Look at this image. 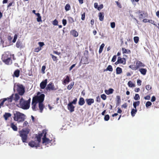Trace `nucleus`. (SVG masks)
Wrapping results in <instances>:
<instances>
[{
	"mask_svg": "<svg viewBox=\"0 0 159 159\" xmlns=\"http://www.w3.org/2000/svg\"><path fill=\"white\" fill-rule=\"evenodd\" d=\"M30 130L28 128L23 129L19 131V136L21 137L22 142L24 143H27L28 134Z\"/></svg>",
	"mask_w": 159,
	"mask_h": 159,
	"instance_id": "1",
	"label": "nucleus"
},
{
	"mask_svg": "<svg viewBox=\"0 0 159 159\" xmlns=\"http://www.w3.org/2000/svg\"><path fill=\"white\" fill-rule=\"evenodd\" d=\"M31 98H29L27 100H25L22 98L20 100L19 105L20 107L22 109L26 110L28 109L30 107Z\"/></svg>",
	"mask_w": 159,
	"mask_h": 159,
	"instance_id": "2",
	"label": "nucleus"
},
{
	"mask_svg": "<svg viewBox=\"0 0 159 159\" xmlns=\"http://www.w3.org/2000/svg\"><path fill=\"white\" fill-rule=\"evenodd\" d=\"M25 116L24 114L19 111H16L14 114L13 119L15 121L18 123L24 121L25 119Z\"/></svg>",
	"mask_w": 159,
	"mask_h": 159,
	"instance_id": "3",
	"label": "nucleus"
},
{
	"mask_svg": "<svg viewBox=\"0 0 159 159\" xmlns=\"http://www.w3.org/2000/svg\"><path fill=\"white\" fill-rule=\"evenodd\" d=\"M14 90H16L20 95L22 96L25 93V89L23 85L22 84H18L14 85Z\"/></svg>",
	"mask_w": 159,
	"mask_h": 159,
	"instance_id": "4",
	"label": "nucleus"
},
{
	"mask_svg": "<svg viewBox=\"0 0 159 159\" xmlns=\"http://www.w3.org/2000/svg\"><path fill=\"white\" fill-rule=\"evenodd\" d=\"M40 94V93L39 92L37 94L38 95L34 97L32 100L37 103L43 102L44 100L45 95L43 94H41L39 96H38Z\"/></svg>",
	"mask_w": 159,
	"mask_h": 159,
	"instance_id": "5",
	"label": "nucleus"
},
{
	"mask_svg": "<svg viewBox=\"0 0 159 159\" xmlns=\"http://www.w3.org/2000/svg\"><path fill=\"white\" fill-rule=\"evenodd\" d=\"M46 89L47 91H51L56 90L57 89L55 88L54 84L51 82L48 84L46 88Z\"/></svg>",
	"mask_w": 159,
	"mask_h": 159,
	"instance_id": "6",
	"label": "nucleus"
},
{
	"mask_svg": "<svg viewBox=\"0 0 159 159\" xmlns=\"http://www.w3.org/2000/svg\"><path fill=\"white\" fill-rule=\"evenodd\" d=\"M12 56L14 57V55H11V53L9 52H5L2 56V58H11Z\"/></svg>",
	"mask_w": 159,
	"mask_h": 159,
	"instance_id": "7",
	"label": "nucleus"
},
{
	"mask_svg": "<svg viewBox=\"0 0 159 159\" xmlns=\"http://www.w3.org/2000/svg\"><path fill=\"white\" fill-rule=\"evenodd\" d=\"M42 140V143H45V145H47L51 141L49 139L46 138V133L44 134Z\"/></svg>",
	"mask_w": 159,
	"mask_h": 159,
	"instance_id": "8",
	"label": "nucleus"
},
{
	"mask_svg": "<svg viewBox=\"0 0 159 159\" xmlns=\"http://www.w3.org/2000/svg\"><path fill=\"white\" fill-rule=\"evenodd\" d=\"M2 61L7 65H11L12 63L11 58H2Z\"/></svg>",
	"mask_w": 159,
	"mask_h": 159,
	"instance_id": "9",
	"label": "nucleus"
},
{
	"mask_svg": "<svg viewBox=\"0 0 159 159\" xmlns=\"http://www.w3.org/2000/svg\"><path fill=\"white\" fill-rule=\"evenodd\" d=\"M28 145L31 147H35L37 148L39 146V144L34 141H31L29 143Z\"/></svg>",
	"mask_w": 159,
	"mask_h": 159,
	"instance_id": "10",
	"label": "nucleus"
},
{
	"mask_svg": "<svg viewBox=\"0 0 159 159\" xmlns=\"http://www.w3.org/2000/svg\"><path fill=\"white\" fill-rule=\"evenodd\" d=\"M135 64L137 70L140 67H144L145 66V65L143 63L139 60L136 61Z\"/></svg>",
	"mask_w": 159,
	"mask_h": 159,
	"instance_id": "11",
	"label": "nucleus"
},
{
	"mask_svg": "<svg viewBox=\"0 0 159 159\" xmlns=\"http://www.w3.org/2000/svg\"><path fill=\"white\" fill-rule=\"evenodd\" d=\"M47 83V80L45 79L40 84V87L41 89H44L46 87Z\"/></svg>",
	"mask_w": 159,
	"mask_h": 159,
	"instance_id": "12",
	"label": "nucleus"
},
{
	"mask_svg": "<svg viewBox=\"0 0 159 159\" xmlns=\"http://www.w3.org/2000/svg\"><path fill=\"white\" fill-rule=\"evenodd\" d=\"M67 107L68 110L70 111V112H72L74 111L75 106H74L73 104L70 102L67 105Z\"/></svg>",
	"mask_w": 159,
	"mask_h": 159,
	"instance_id": "13",
	"label": "nucleus"
},
{
	"mask_svg": "<svg viewBox=\"0 0 159 159\" xmlns=\"http://www.w3.org/2000/svg\"><path fill=\"white\" fill-rule=\"evenodd\" d=\"M81 62L84 64H88L89 63V61L88 57H83L81 58L80 63Z\"/></svg>",
	"mask_w": 159,
	"mask_h": 159,
	"instance_id": "14",
	"label": "nucleus"
},
{
	"mask_svg": "<svg viewBox=\"0 0 159 159\" xmlns=\"http://www.w3.org/2000/svg\"><path fill=\"white\" fill-rule=\"evenodd\" d=\"M37 103L32 100L31 105L32 108L34 111H36L38 110L37 107H36V104Z\"/></svg>",
	"mask_w": 159,
	"mask_h": 159,
	"instance_id": "15",
	"label": "nucleus"
},
{
	"mask_svg": "<svg viewBox=\"0 0 159 159\" xmlns=\"http://www.w3.org/2000/svg\"><path fill=\"white\" fill-rule=\"evenodd\" d=\"M16 124H14V123L11 122L10 124V126L12 129L14 131H17L18 130V128L16 126Z\"/></svg>",
	"mask_w": 159,
	"mask_h": 159,
	"instance_id": "16",
	"label": "nucleus"
},
{
	"mask_svg": "<svg viewBox=\"0 0 159 159\" xmlns=\"http://www.w3.org/2000/svg\"><path fill=\"white\" fill-rule=\"evenodd\" d=\"M117 60H119L120 63L123 64L124 65L126 64V60L124 58H121L120 57H118Z\"/></svg>",
	"mask_w": 159,
	"mask_h": 159,
	"instance_id": "17",
	"label": "nucleus"
},
{
	"mask_svg": "<svg viewBox=\"0 0 159 159\" xmlns=\"http://www.w3.org/2000/svg\"><path fill=\"white\" fill-rule=\"evenodd\" d=\"M20 95L18 93H16L14 94V97L13 96V99L15 102H17L20 98Z\"/></svg>",
	"mask_w": 159,
	"mask_h": 159,
	"instance_id": "18",
	"label": "nucleus"
},
{
	"mask_svg": "<svg viewBox=\"0 0 159 159\" xmlns=\"http://www.w3.org/2000/svg\"><path fill=\"white\" fill-rule=\"evenodd\" d=\"M86 101L88 105H91L94 102V100L93 98L87 99H86Z\"/></svg>",
	"mask_w": 159,
	"mask_h": 159,
	"instance_id": "19",
	"label": "nucleus"
},
{
	"mask_svg": "<svg viewBox=\"0 0 159 159\" xmlns=\"http://www.w3.org/2000/svg\"><path fill=\"white\" fill-rule=\"evenodd\" d=\"M70 33L71 34L75 37H77L78 36V33L75 30H72Z\"/></svg>",
	"mask_w": 159,
	"mask_h": 159,
	"instance_id": "20",
	"label": "nucleus"
},
{
	"mask_svg": "<svg viewBox=\"0 0 159 159\" xmlns=\"http://www.w3.org/2000/svg\"><path fill=\"white\" fill-rule=\"evenodd\" d=\"M104 16V13L103 12H100L98 13L99 20L101 21H103Z\"/></svg>",
	"mask_w": 159,
	"mask_h": 159,
	"instance_id": "21",
	"label": "nucleus"
},
{
	"mask_svg": "<svg viewBox=\"0 0 159 159\" xmlns=\"http://www.w3.org/2000/svg\"><path fill=\"white\" fill-rule=\"evenodd\" d=\"M43 133H41L38 134L36 137L37 140L38 141V143L39 144V143L41 142V138L43 136Z\"/></svg>",
	"mask_w": 159,
	"mask_h": 159,
	"instance_id": "22",
	"label": "nucleus"
},
{
	"mask_svg": "<svg viewBox=\"0 0 159 159\" xmlns=\"http://www.w3.org/2000/svg\"><path fill=\"white\" fill-rule=\"evenodd\" d=\"M39 107L40 110V112L41 113L42 112L43 110L44 107V106L43 102L39 103Z\"/></svg>",
	"mask_w": 159,
	"mask_h": 159,
	"instance_id": "23",
	"label": "nucleus"
},
{
	"mask_svg": "<svg viewBox=\"0 0 159 159\" xmlns=\"http://www.w3.org/2000/svg\"><path fill=\"white\" fill-rule=\"evenodd\" d=\"M114 89L112 88H110L108 90H105V92L106 93L107 95H109L112 94L114 92Z\"/></svg>",
	"mask_w": 159,
	"mask_h": 159,
	"instance_id": "24",
	"label": "nucleus"
},
{
	"mask_svg": "<svg viewBox=\"0 0 159 159\" xmlns=\"http://www.w3.org/2000/svg\"><path fill=\"white\" fill-rule=\"evenodd\" d=\"M85 103V101L83 98L81 97L80 98L78 102L80 106L83 105Z\"/></svg>",
	"mask_w": 159,
	"mask_h": 159,
	"instance_id": "25",
	"label": "nucleus"
},
{
	"mask_svg": "<svg viewBox=\"0 0 159 159\" xmlns=\"http://www.w3.org/2000/svg\"><path fill=\"white\" fill-rule=\"evenodd\" d=\"M70 81V77L69 76L67 75L66 76V78L63 81V84H66L68 83Z\"/></svg>",
	"mask_w": 159,
	"mask_h": 159,
	"instance_id": "26",
	"label": "nucleus"
},
{
	"mask_svg": "<svg viewBox=\"0 0 159 159\" xmlns=\"http://www.w3.org/2000/svg\"><path fill=\"white\" fill-rule=\"evenodd\" d=\"M139 70L141 73L143 75H145L147 72V69L144 68L140 69Z\"/></svg>",
	"mask_w": 159,
	"mask_h": 159,
	"instance_id": "27",
	"label": "nucleus"
},
{
	"mask_svg": "<svg viewBox=\"0 0 159 159\" xmlns=\"http://www.w3.org/2000/svg\"><path fill=\"white\" fill-rule=\"evenodd\" d=\"M122 53L123 54L127 53L130 54L131 53V51L130 50L127 49L125 48H122Z\"/></svg>",
	"mask_w": 159,
	"mask_h": 159,
	"instance_id": "28",
	"label": "nucleus"
},
{
	"mask_svg": "<svg viewBox=\"0 0 159 159\" xmlns=\"http://www.w3.org/2000/svg\"><path fill=\"white\" fill-rule=\"evenodd\" d=\"M11 116V114L10 113H5L3 115V117L6 120H7L9 117Z\"/></svg>",
	"mask_w": 159,
	"mask_h": 159,
	"instance_id": "29",
	"label": "nucleus"
},
{
	"mask_svg": "<svg viewBox=\"0 0 159 159\" xmlns=\"http://www.w3.org/2000/svg\"><path fill=\"white\" fill-rule=\"evenodd\" d=\"M113 69L112 66L111 65H109L107 68L104 70V71H109L111 72L113 71Z\"/></svg>",
	"mask_w": 159,
	"mask_h": 159,
	"instance_id": "30",
	"label": "nucleus"
},
{
	"mask_svg": "<svg viewBox=\"0 0 159 159\" xmlns=\"http://www.w3.org/2000/svg\"><path fill=\"white\" fill-rule=\"evenodd\" d=\"M116 71L117 74H120L122 72V69L120 67H117L116 68Z\"/></svg>",
	"mask_w": 159,
	"mask_h": 159,
	"instance_id": "31",
	"label": "nucleus"
},
{
	"mask_svg": "<svg viewBox=\"0 0 159 159\" xmlns=\"http://www.w3.org/2000/svg\"><path fill=\"white\" fill-rule=\"evenodd\" d=\"M137 112L136 109H132L131 110V113L132 116L134 117L135 116V114Z\"/></svg>",
	"mask_w": 159,
	"mask_h": 159,
	"instance_id": "32",
	"label": "nucleus"
},
{
	"mask_svg": "<svg viewBox=\"0 0 159 159\" xmlns=\"http://www.w3.org/2000/svg\"><path fill=\"white\" fill-rule=\"evenodd\" d=\"M20 70L17 69L14 72V74L15 76L16 77H18L20 75Z\"/></svg>",
	"mask_w": 159,
	"mask_h": 159,
	"instance_id": "33",
	"label": "nucleus"
},
{
	"mask_svg": "<svg viewBox=\"0 0 159 159\" xmlns=\"http://www.w3.org/2000/svg\"><path fill=\"white\" fill-rule=\"evenodd\" d=\"M140 102L139 101H137L136 102H134L133 103V105L134 108L135 109H136L137 106H139L140 104Z\"/></svg>",
	"mask_w": 159,
	"mask_h": 159,
	"instance_id": "34",
	"label": "nucleus"
},
{
	"mask_svg": "<svg viewBox=\"0 0 159 159\" xmlns=\"http://www.w3.org/2000/svg\"><path fill=\"white\" fill-rule=\"evenodd\" d=\"M74 84V82H71L70 84H69L67 86V89L69 90H70L73 87V86Z\"/></svg>",
	"mask_w": 159,
	"mask_h": 159,
	"instance_id": "35",
	"label": "nucleus"
},
{
	"mask_svg": "<svg viewBox=\"0 0 159 159\" xmlns=\"http://www.w3.org/2000/svg\"><path fill=\"white\" fill-rule=\"evenodd\" d=\"M7 100V99L3 98V99H1L0 100V108H1L2 107H3V105L4 104L5 102Z\"/></svg>",
	"mask_w": 159,
	"mask_h": 159,
	"instance_id": "36",
	"label": "nucleus"
},
{
	"mask_svg": "<svg viewBox=\"0 0 159 159\" xmlns=\"http://www.w3.org/2000/svg\"><path fill=\"white\" fill-rule=\"evenodd\" d=\"M14 94H12L9 98H6L8 102H11L13 99V96Z\"/></svg>",
	"mask_w": 159,
	"mask_h": 159,
	"instance_id": "37",
	"label": "nucleus"
},
{
	"mask_svg": "<svg viewBox=\"0 0 159 159\" xmlns=\"http://www.w3.org/2000/svg\"><path fill=\"white\" fill-rule=\"evenodd\" d=\"M22 43L20 41H18L16 44V46L17 48L21 47Z\"/></svg>",
	"mask_w": 159,
	"mask_h": 159,
	"instance_id": "38",
	"label": "nucleus"
},
{
	"mask_svg": "<svg viewBox=\"0 0 159 159\" xmlns=\"http://www.w3.org/2000/svg\"><path fill=\"white\" fill-rule=\"evenodd\" d=\"M50 55L51 56L53 61L57 62V61L58 60V59L57 58V57L54 56V55H52V54H50Z\"/></svg>",
	"mask_w": 159,
	"mask_h": 159,
	"instance_id": "39",
	"label": "nucleus"
},
{
	"mask_svg": "<svg viewBox=\"0 0 159 159\" xmlns=\"http://www.w3.org/2000/svg\"><path fill=\"white\" fill-rule=\"evenodd\" d=\"M128 85L130 87H134L135 85L131 81H129L128 83Z\"/></svg>",
	"mask_w": 159,
	"mask_h": 159,
	"instance_id": "40",
	"label": "nucleus"
},
{
	"mask_svg": "<svg viewBox=\"0 0 159 159\" xmlns=\"http://www.w3.org/2000/svg\"><path fill=\"white\" fill-rule=\"evenodd\" d=\"M105 46V44L104 43H102L101 45V46H100V48H99V53H101L102 50H103V49L104 47V46Z\"/></svg>",
	"mask_w": 159,
	"mask_h": 159,
	"instance_id": "41",
	"label": "nucleus"
},
{
	"mask_svg": "<svg viewBox=\"0 0 159 159\" xmlns=\"http://www.w3.org/2000/svg\"><path fill=\"white\" fill-rule=\"evenodd\" d=\"M129 67L133 70H137V68H136V65H130L129 66Z\"/></svg>",
	"mask_w": 159,
	"mask_h": 159,
	"instance_id": "42",
	"label": "nucleus"
},
{
	"mask_svg": "<svg viewBox=\"0 0 159 159\" xmlns=\"http://www.w3.org/2000/svg\"><path fill=\"white\" fill-rule=\"evenodd\" d=\"M116 100L117 103L118 105L120 104L121 102V99L120 96L117 95L116 96Z\"/></svg>",
	"mask_w": 159,
	"mask_h": 159,
	"instance_id": "43",
	"label": "nucleus"
},
{
	"mask_svg": "<svg viewBox=\"0 0 159 159\" xmlns=\"http://www.w3.org/2000/svg\"><path fill=\"white\" fill-rule=\"evenodd\" d=\"M65 8L66 11H68L70 9V5L69 4H67L65 6Z\"/></svg>",
	"mask_w": 159,
	"mask_h": 159,
	"instance_id": "44",
	"label": "nucleus"
},
{
	"mask_svg": "<svg viewBox=\"0 0 159 159\" xmlns=\"http://www.w3.org/2000/svg\"><path fill=\"white\" fill-rule=\"evenodd\" d=\"M42 49L41 47H38L34 48V51L35 52H38Z\"/></svg>",
	"mask_w": 159,
	"mask_h": 159,
	"instance_id": "45",
	"label": "nucleus"
},
{
	"mask_svg": "<svg viewBox=\"0 0 159 159\" xmlns=\"http://www.w3.org/2000/svg\"><path fill=\"white\" fill-rule=\"evenodd\" d=\"M134 41L135 43H137L139 41V38L138 37H134Z\"/></svg>",
	"mask_w": 159,
	"mask_h": 159,
	"instance_id": "46",
	"label": "nucleus"
},
{
	"mask_svg": "<svg viewBox=\"0 0 159 159\" xmlns=\"http://www.w3.org/2000/svg\"><path fill=\"white\" fill-rule=\"evenodd\" d=\"M143 14H144V15L145 16H148V13H143V14H140L139 15V18L140 19H142L143 17Z\"/></svg>",
	"mask_w": 159,
	"mask_h": 159,
	"instance_id": "47",
	"label": "nucleus"
},
{
	"mask_svg": "<svg viewBox=\"0 0 159 159\" xmlns=\"http://www.w3.org/2000/svg\"><path fill=\"white\" fill-rule=\"evenodd\" d=\"M134 99L136 100H138L140 99V97L139 94H136L134 97Z\"/></svg>",
	"mask_w": 159,
	"mask_h": 159,
	"instance_id": "48",
	"label": "nucleus"
},
{
	"mask_svg": "<svg viewBox=\"0 0 159 159\" xmlns=\"http://www.w3.org/2000/svg\"><path fill=\"white\" fill-rule=\"evenodd\" d=\"M52 24L54 25H57L58 24V21L56 19L52 21Z\"/></svg>",
	"mask_w": 159,
	"mask_h": 159,
	"instance_id": "49",
	"label": "nucleus"
},
{
	"mask_svg": "<svg viewBox=\"0 0 159 159\" xmlns=\"http://www.w3.org/2000/svg\"><path fill=\"white\" fill-rule=\"evenodd\" d=\"M68 20L71 23L74 22V20L73 18L71 17H68Z\"/></svg>",
	"mask_w": 159,
	"mask_h": 159,
	"instance_id": "50",
	"label": "nucleus"
},
{
	"mask_svg": "<svg viewBox=\"0 0 159 159\" xmlns=\"http://www.w3.org/2000/svg\"><path fill=\"white\" fill-rule=\"evenodd\" d=\"M110 118L109 116L107 114L105 116L104 119L105 121H108Z\"/></svg>",
	"mask_w": 159,
	"mask_h": 159,
	"instance_id": "51",
	"label": "nucleus"
},
{
	"mask_svg": "<svg viewBox=\"0 0 159 159\" xmlns=\"http://www.w3.org/2000/svg\"><path fill=\"white\" fill-rule=\"evenodd\" d=\"M17 37H18V35L17 34H15L14 35V39H13V40H12V42L13 43H15L16 42V39L17 38Z\"/></svg>",
	"mask_w": 159,
	"mask_h": 159,
	"instance_id": "52",
	"label": "nucleus"
},
{
	"mask_svg": "<svg viewBox=\"0 0 159 159\" xmlns=\"http://www.w3.org/2000/svg\"><path fill=\"white\" fill-rule=\"evenodd\" d=\"M101 97L103 100H105L107 98L106 95L104 94L101 95Z\"/></svg>",
	"mask_w": 159,
	"mask_h": 159,
	"instance_id": "53",
	"label": "nucleus"
},
{
	"mask_svg": "<svg viewBox=\"0 0 159 159\" xmlns=\"http://www.w3.org/2000/svg\"><path fill=\"white\" fill-rule=\"evenodd\" d=\"M152 103L150 101H148L146 102V106L147 107L151 106L152 105Z\"/></svg>",
	"mask_w": 159,
	"mask_h": 159,
	"instance_id": "54",
	"label": "nucleus"
},
{
	"mask_svg": "<svg viewBox=\"0 0 159 159\" xmlns=\"http://www.w3.org/2000/svg\"><path fill=\"white\" fill-rule=\"evenodd\" d=\"M38 44L39 45V47H41V48L44 45V43L43 42H39L38 43Z\"/></svg>",
	"mask_w": 159,
	"mask_h": 159,
	"instance_id": "55",
	"label": "nucleus"
},
{
	"mask_svg": "<svg viewBox=\"0 0 159 159\" xmlns=\"http://www.w3.org/2000/svg\"><path fill=\"white\" fill-rule=\"evenodd\" d=\"M77 101V99L76 98L74 99L71 102H70L72 104H75L76 103Z\"/></svg>",
	"mask_w": 159,
	"mask_h": 159,
	"instance_id": "56",
	"label": "nucleus"
},
{
	"mask_svg": "<svg viewBox=\"0 0 159 159\" xmlns=\"http://www.w3.org/2000/svg\"><path fill=\"white\" fill-rule=\"evenodd\" d=\"M103 7V5L102 4L100 5L99 7H98L97 9L98 11H100V10Z\"/></svg>",
	"mask_w": 159,
	"mask_h": 159,
	"instance_id": "57",
	"label": "nucleus"
},
{
	"mask_svg": "<svg viewBox=\"0 0 159 159\" xmlns=\"http://www.w3.org/2000/svg\"><path fill=\"white\" fill-rule=\"evenodd\" d=\"M116 56L114 55L111 60V61L112 62H114L116 61Z\"/></svg>",
	"mask_w": 159,
	"mask_h": 159,
	"instance_id": "58",
	"label": "nucleus"
},
{
	"mask_svg": "<svg viewBox=\"0 0 159 159\" xmlns=\"http://www.w3.org/2000/svg\"><path fill=\"white\" fill-rule=\"evenodd\" d=\"M116 4L117 6L120 8H122V6L120 4V3L118 1H116Z\"/></svg>",
	"mask_w": 159,
	"mask_h": 159,
	"instance_id": "59",
	"label": "nucleus"
},
{
	"mask_svg": "<svg viewBox=\"0 0 159 159\" xmlns=\"http://www.w3.org/2000/svg\"><path fill=\"white\" fill-rule=\"evenodd\" d=\"M151 87L150 85H147L146 86V89L148 90H149L151 89Z\"/></svg>",
	"mask_w": 159,
	"mask_h": 159,
	"instance_id": "60",
	"label": "nucleus"
},
{
	"mask_svg": "<svg viewBox=\"0 0 159 159\" xmlns=\"http://www.w3.org/2000/svg\"><path fill=\"white\" fill-rule=\"evenodd\" d=\"M85 12H84L83 14H82L81 19L82 20H84L85 18Z\"/></svg>",
	"mask_w": 159,
	"mask_h": 159,
	"instance_id": "61",
	"label": "nucleus"
},
{
	"mask_svg": "<svg viewBox=\"0 0 159 159\" xmlns=\"http://www.w3.org/2000/svg\"><path fill=\"white\" fill-rule=\"evenodd\" d=\"M111 28H114L115 27V23L114 22H112L111 23Z\"/></svg>",
	"mask_w": 159,
	"mask_h": 159,
	"instance_id": "62",
	"label": "nucleus"
},
{
	"mask_svg": "<svg viewBox=\"0 0 159 159\" xmlns=\"http://www.w3.org/2000/svg\"><path fill=\"white\" fill-rule=\"evenodd\" d=\"M62 24L64 26H65L67 23V21L66 19H63L62 20Z\"/></svg>",
	"mask_w": 159,
	"mask_h": 159,
	"instance_id": "63",
	"label": "nucleus"
},
{
	"mask_svg": "<svg viewBox=\"0 0 159 159\" xmlns=\"http://www.w3.org/2000/svg\"><path fill=\"white\" fill-rule=\"evenodd\" d=\"M142 81L138 79L137 80V84L138 85H140L141 84Z\"/></svg>",
	"mask_w": 159,
	"mask_h": 159,
	"instance_id": "64",
	"label": "nucleus"
}]
</instances>
